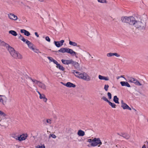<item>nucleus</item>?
Segmentation results:
<instances>
[{
    "label": "nucleus",
    "mask_w": 148,
    "mask_h": 148,
    "mask_svg": "<svg viewBox=\"0 0 148 148\" xmlns=\"http://www.w3.org/2000/svg\"><path fill=\"white\" fill-rule=\"evenodd\" d=\"M64 85L68 87L75 88L76 86L75 85L70 82H67L66 84H64Z\"/></svg>",
    "instance_id": "obj_17"
},
{
    "label": "nucleus",
    "mask_w": 148,
    "mask_h": 148,
    "mask_svg": "<svg viewBox=\"0 0 148 148\" xmlns=\"http://www.w3.org/2000/svg\"><path fill=\"white\" fill-rule=\"evenodd\" d=\"M117 134L119 135V133H117Z\"/></svg>",
    "instance_id": "obj_62"
},
{
    "label": "nucleus",
    "mask_w": 148,
    "mask_h": 148,
    "mask_svg": "<svg viewBox=\"0 0 148 148\" xmlns=\"http://www.w3.org/2000/svg\"><path fill=\"white\" fill-rule=\"evenodd\" d=\"M121 107L123 109H128L129 110H131V108L126 103H123L121 105Z\"/></svg>",
    "instance_id": "obj_20"
},
{
    "label": "nucleus",
    "mask_w": 148,
    "mask_h": 148,
    "mask_svg": "<svg viewBox=\"0 0 148 148\" xmlns=\"http://www.w3.org/2000/svg\"><path fill=\"white\" fill-rule=\"evenodd\" d=\"M50 137H51L53 138H56V136L54 134H50V135L49 136V138H50Z\"/></svg>",
    "instance_id": "obj_39"
},
{
    "label": "nucleus",
    "mask_w": 148,
    "mask_h": 148,
    "mask_svg": "<svg viewBox=\"0 0 148 148\" xmlns=\"http://www.w3.org/2000/svg\"><path fill=\"white\" fill-rule=\"evenodd\" d=\"M21 32L22 33H24V35L27 36H29L30 35V34L28 31L24 29H21Z\"/></svg>",
    "instance_id": "obj_18"
},
{
    "label": "nucleus",
    "mask_w": 148,
    "mask_h": 148,
    "mask_svg": "<svg viewBox=\"0 0 148 148\" xmlns=\"http://www.w3.org/2000/svg\"><path fill=\"white\" fill-rule=\"evenodd\" d=\"M120 136H122L127 139H129L130 137V136L127 134H122L121 135H120Z\"/></svg>",
    "instance_id": "obj_25"
},
{
    "label": "nucleus",
    "mask_w": 148,
    "mask_h": 148,
    "mask_svg": "<svg viewBox=\"0 0 148 148\" xmlns=\"http://www.w3.org/2000/svg\"><path fill=\"white\" fill-rule=\"evenodd\" d=\"M98 78L100 80H104L105 81H108L109 80V78L108 77L102 76L101 75H99Z\"/></svg>",
    "instance_id": "obj_16"
},
{
    "label": "nucleus",
    "mask_w": 148,
    "mask_h": 148,
    "mask_svg": "<svg viewBox=\"0 0 148 148\" xmlns=\"http://www.w3.org/2000/svg\"><path fill=\"white\" fill-rule=\"evenodd\" d=\"M40 148H45V147L44 144L42 145L41 146H40Z\"/></svg>",
    "instance_id": "obj_53"
},
{
    "label": "nucleus",
    "mask_w": 148,
    "mask_h": 148,
    "mask_svg": "<svg viewBox=\"0 0 148 148\" xmlns=\"http://www.w3.org/2000/svg\"><path fill=\"white\" fill-rule=\"evenodd\" d=\"M77 134L79 136H83L85 134L84 132L81 130L78 131Z\"/></svg>",
    "instance_id": "obj_21"
},
{
    "label": "nucleus",
    "mask_w": 148,
    "mask_h": 148,
    "mask_svg": "<svg viewBox=\"0 0 148 148\" xmlns=\"http://www.w3.org/2000/svg\"><path fill=\"white\" fill-rule=\"evenodd\" d=\"M107 56L108 57H111L113 56V53H110L107 54Z\"/></svg>",
    "instance_id": "obj_36"
},
{
    "label": "nucleus",
    "mask_w": 148,
    "mask_h": 148,
    "mask_svg": "<svg viewBox=\"0 0 148 148\" xmlns=\"http://www.w3.org/2000/svg\"><path fill=\"white\" fill-rule=\"evenodd\" d=\"M142 148H148L147 146L145 144H144L142 147Z\"/></svg>",
    "instance_id": "obj_51"
},
{
    "label": "nucleus",
    "mask_w": 148,
    "mask_h": 148,
    "mask_svg": "<svg viewBox=\"0 0 148 148\" xmlns=\"http://www.w3.org/2000/svg\"><path fill=\"white\" fill-rule=\"evenodd\" d=\"M35 35L37 37H39V35L38 34L37 32H35Z\"/></svg>",
    "instance_id": "obj_52"
},
{
    "label": "nucleus",
    "mask_w": 148,
    "mask_h": 148,
    "mask_svg": "<svg viewBox=\"0 0 148 148\" xmlns=\"http://www.w3.org/2000/svg\"><path fill=\"white\" fill-rule=\"evenodd\" d=\"M21 40L24 42H25V43H26V41L28 40H26L24 37H23V38L21 39Z\"/></svg>",
    "instance_id": "obj_49"
},
{
    "label": "nucleus",
    "mask_w": 148,
    "mask_h": 148,
    "mask_svg": "<svg viewBox=\"0 0 148 148\" xmlns=\"http://www.w3.org/2000/svg\"><path fill=\"white\" fill-rule=\"evenodd\" d=\"M26 44L27 45L29 48L31 49L32 50L34 47H35L34 45L29 41L27 40L26 42Z\"/></svg>",
    "instance_id": "obj_14"
},
{
    "label": "nucleus",
    "mask_w": 148,
    "mask_h": 148,
    "mask_svg": "<svg viewBox=\"0 0 148 148\" xmlns=\"http://www.w3.org/2000/svg\"><path fill=\"white\" fill-rule=\"evenodd\" d=\"M37 92L39 94V95H41V94L40 92L38 91H37Z\"/></svg>",
    "instance_id": "obj_58"
},
{
    "label": "nucleus",
    "mask_w": 148,
    "mask_h": 148,
    "mask_svg": "<svg viewBox=\"0 0 148 148\" xmlns=\"http://www.w3.org/2000/svg\"><path fill=\"white\" fill-rule=\"evenodd\" d=\"M113 101L116 103H119V98L117 97L116 96H114Z\"/></svg>",
    "instance_id": "obj_28"
},
{
    "label": "nucleus",
    "mask_w": 148,
    "mask_h": 148,
    "mask_svg": "<svg viewBox=\"0 0 148 148\" xmlns=\"http://www.w3.org/2000/svg\"><path fill=\"white\" fill-rule=\"evenodd\" d=\"M47 58L51 62H52L53 61L52 60H53V59L52 58L50 57H47Z\"/></svg>",
    "instance_id": "obj_44"
},
{
    "label": "nucleus",
    "mask_w": 148,
    "mask_h": 148,
    "mask_svg": "<svg viewBox=\"0 0 148 148\" xmlns=\"http://www.w3.org/2000/svg\"><path fill=\"white\" fill-rule=\"evenodd\" d=\"M65 52L70 53L73 56H75L77 58V53L73 51L72 49L66 48Z\"/></svg>",
    "instance_id": "obj_7"
},
{
    "label": "nucleus",
    "mask_w": 148,
    "mask_h": 148,
    "mask_svg": "<svg viewBox=\"0 0 148 148\" xmlns=\"http://www.w3.org/2000/svg\"><path fill=\"white\" fill-rule=\"evenodd\" d=\"M120 84L122 86H126L128 87H130V86L129 84L126 82H121Z\"/></svg>",
    "instance_id": "obj_19"
},
{
    "label": "nucleus",
    "mask_w": 148,
    "mask_h": 148,
    "mask_svg": "<svg viewBox=\"0 0 148 148\" xmlns=\"http://www.w3.org/2000/svg\"><path fill=\"white\" fill-rule=\"evenodd\" d=\"M36 148H40V146L39 145H38L36 146Z\"/></svg>",
    "instance_id": "obj_55"
},
{
    "label": "nucleus",
    "mask_w": 148,
    "mask_h": 148,
    "mask_svg": "<svg viewBox=\"0 0 148 148\" xmlns=\"http://www.w3.org/2000/svg\"><path fill=\"white\" fill-rule=\"evenodd\" d=\"M6 45H3L9 51L11 55L14 58L16 59H21L22 58V56L20 53L17 52H16L13 48L10 46L8 44L6 43Z\"/></svg>",
    "instance_id": "obj_2"
},
{
    "label": "nucleus",
    "mask_w": 148,
    "mask_h": 148,
    "mask_svg": "<svg viewBox=\"0 0 148 148\" xmlns=\"http://www.w3.org/2000/svg\"><path fill=\"white\" fill-rule=\"evenodd\" d=\"M13 137L14 138H15L16 140H18V138H19V136H13Z\"/></svg>",
    "instance_id": "obj_47"
},
{
    "label": "nucleus",
    "mask_w": 148,
    "mask_h": 148,
    "mask_svg": "<svg viewBox=\"0 0 148 148\" xmlns=\"http://www.w3.org/2000/svg\"><path fill=\"white\" fill-rule=\"evenodd\" d=\"M145 143H147V144H146V145H147V147H148V141H147Z\"/></svg>",
    "instance_id": "obj_56"
},
{
    "label": "nucleus",
    "mask_w": 148,
    "mask_h": 148,
    "mask_svg": "<svg viewBox=\"0 0 148 148\" xmlns=\"http://www.w3.org/2000/svg\"><path fill=\"white\" fill-rule=\"evenodd\" d=\"M56 67L58 68L60 70L62 71H64L65 70V68L63 67V66L61 65L60 64H58L56 66Z\"/></svg>",
    "instance_id": "obj_24"
},
{
    "label": "nucleus",
    "mask_w": 148,
    "mask_h": 148,
    "mask_svg": "<svg viewBox=\"0 0 148 148\" xmlns=\"http://www.w3.org/2000/svg\"><path fill=\"white\" fill-rule=\"evenodd\" d=\"M61 61L63 64L65 65H69L70 64L76 65L78 64V63L75 62L72 59L66 60L62 59Z\"/></svg>",
    "instance_id": "obj_6"
},
{
    "label": "nucleus",
    "mask_w": 148,
    "mask_h": 148,
    "mask_svg": "<svg viewBox=\"0 0 148 148\" xmlns=\"http://www.w3.org/2000/svg\"><path fill=\"white\" fill-rule=\"evenodd\" d=\"M52 62L54 64H56V66L57 65V64H58L57 61L56 60H55L53 59V60H52Z\"/></svg>",
    "instance_id": "obj_43"
},
{
    "label": "nucleus",
    "mask_w": 148,
    "mask_h": 148,
    "mask_svg": "<svg viewBox=\"0 0 148 148\" xmlns=\"http://www.w3.org/2000/svg\"><path fill=\"white\" fill-rule=\"evenodd\" d=\"M45 40H46L49 42L51 41L50 39L48 36H47L45 37Z\"/></svg>",
    "instance_id": "obj_42"
},
{
    "label": "nucleus",
    "mask_w": 148,
    "mask_h": 148,
    "mask_svg": "<svg viewBox=\"0 0 148 148\" xmlns=\"http://www.w3.org/2000/svg\"><path fill=\"white\" fill-rule=\"evenodd\" d=\"M127 81L130 82H132L133 79L134 77H132L129 76H127Z\"/></svg>",
    "instance_id": "obj_29"
},
{
    "label": "nucleus",
    "mask_w": 148,
    "mask_h": 148,
    "mask_svg": "<svg viewBox=\"0 0 148 148\" xmlns=\"http://www.w3.org/2000/svg\"><path fill=\"white\" fill-rule=\"evenodd\" d=\"M107 95L110 99H111L112 98V95L110 93L108 92L107 93Z\"/></svg>",
    "instance_id": "obj_38"
},
{
    "label": "nucleus",
    "mask_w": 148,
    "mask_h": 148,
    "mask_svg": "<svg viewBox=\"0 0 148 148\" xmlns=\"http://www.w3.org/2000/svg\"><path fill=\"white\" fill-rule=\"evenodd\" d=\"M47 123H49V124H50L51 123V120L49 119H47Z\"/></svg>",
    "instance_id": "obj_48"
},
{
    "label": "nucleus",
    "mask_w": 148,
    "mask_h": 148,
    "mask_svg": "<svg viewBox=\"0 0 148 148\" xmlns=\"http://www.w3.org/2000/svg\"><path fill=\"white\" fill-rule=\"evenodd\" d=\"M132 83L134 84L135 85L138 86L142 85V84L136 79L134 78Z\"/></svg>",
    "instance_id": "obj_15"
},
{
    "label": "nucleus",
    "mask_w": 148,
    "mask_h": 148,
    "mask_svg": "<svg viewBox=\"0 0 148 148\" xmlns=\"http://www.w3.org/2000/svg\"><path fill=\"white\" fill-rule=\"evenodd\" d=\"M9 18L11 20L16 21L18 19L17 16L12 13H10L8 14Z\"/></svg>",
    "instance_id": "obj_11"
},
{
    "label": "nucleus",
    "mask_w": 148,
    "mask_h": 148,
    "mask_svg": "<svg viewBox=\"0 0 148 148\" xmlns=\"http://www.w3.org/2000/svg\"><path fill=\"white\" fill-rule=\"evenodd\" d=\"M113 56H114L116 57H119L120 56V55L117 53H113Z\"/></svg>",
    "instance_id": "obj_40"
},
{
    "label": "nucleus",
    "mask_w": 148,
    "mask_h": 148,
    "mask_svg": "<svg viewBox=\"0 0 148 148\" xmlns=\"http://www.w3.org/2000/svg\"><path fill=\"white\" fill-rule=\"evenodd\" d=\"M118 145H117L116 146L117 147H118Z\"/></svg>",
    "instance_id": "obj_60"
},
{
    "label": "nucleus",
    "mask_w": 148,
    "mask_h": 148,
    "mask_svg": "<svg viewBox=\"0 0 148 148\" xmlns=\"http://www.w3.org/2000/svg\"><path fill=\"white\" fill-rule=\"evenodd\" d=\"M133 25L137 29H142L145 28V25L143 21L135 20Z\"/></svg>",
    "instance_id": "obj_4"
},
{
    "label": "nucleus",
    "mask_w": 148,
    "mask_h": 148,
    "mask_svg": "<svg viewBox=\"0 0 148 148\" xmlns=\"http://www.w3.org/2000/svg\"><path fill=\"white\" fill-rule=\"evenodd\" d=\"M18 38L20 39L21 40V39L23 37L21 34H19L18 35Z\"/></svg>",
    "instance_id": "obj_46"
},
{
    "label": "nucleus",
    "mask_w": 148,
    "mask_h": 148,
    "mask_svg": "<svg viewBox=\"0 0 148 148\" xmlns=\"http://www.w3.org/2000/svg\"><path fill=\"white\" fill-rule=\"evenodd\" d=\"M47 100V99L45 97L43 99V101L45 102H46Z\"/></svg>",
    "instance_id": "obj_50"
},
{
    "label": "nucleus",
    "mask_w": 148,
    "mask_h": 148,
    "mask_svg": "<svg viewBox=\"0 0 148 148\" xmlns=\"http://www.w3.org/2000/svg\"><path fill=\"white\" fill-rule=\"evenodd\" d=\"M120 77H117V79H119Z\"/></svg>",
    "instance_id": "obj_59"
},
{
    "label": "nucleus",
    "mask_w": 148,
    "mask_h": 148,
    "mask_svg": "<svg viewBox=\"0 0 148 148\" xmlns=\"http://www.w3.org/2000/svg\"><path fill=\"white\" fill-rule=\"evenodd\" d=\"M32 50L34 52L37 53H38L40 52L39 49H37L36 48H35V47H34V48Z\"/></svg>",
    "instance_id": "obj_33"
},
{
    "label": "nucleus",
    "mask_w": 148,
    "mask_h": 148,
    "mask_svg": "<svg viewBox=\"0 0 148 148\" xmlns=\"http://www.w3.org/2000/svg\"><path fill=\"white\" fill-rule=\"evenodd\" d=\"M92 141H93V139L92 140V139H88L87 140V142H88L89 143H92Z\"/></svg>",
    "instance_id": "obj_45"
},
{
    "label": "nucleus",
    "mask_w": 148,
    "mask_h": 148,
    "mask_svg": "<svg viewBox=\"0 0 148 148\" xmlns=\"http://www.w3.org/2000/svg\"><path fill=\"white\" fill-rule=\"evenodd\" d=\"M64 42V40H62L59 41H54V43L55 46L57 47H59L62 46Z\"/></svg>",
    "instance_id": "obj_8"
},
{
    "label": "nucleus",
    "mask_w": 148,
    "mask_h": 148,
    "mask_svg": "<svg viewBox=\"0 0 148 148\" xmlns=\"http://www.w3.org/2000/svg\"><path fill=\"white\" fill-rule=\"evenodd\" d=\"M27 137V134H23L19 136L18 138V140L21 141L25 140Z\"/></svg>",
    "instance_id": "obj_10"
},
{
    "label": "nucleus",
    "mask_w": 148,
    "mask_h": 148,
    "mask_svg": "<svg viewBox=\"0 0 148 148\" xmlns=\"http://www.w3.org/2000/svg\"><path fill=\"white\" fill-rule=\"evenodd\" d=\"M121 21L123 22L128 23L131 25H133L135 19L133 16H124L121 17Z\"/></svg>",
    "instance_id": "obj_3"
},
{
    "label": "nucleus",
    "mask_w": 148,
    "mask_h": 148,
    "mask_svg": "<svg viewBox=\"0 0 148 148\" xmlns=\"http://www.w3.org/2000/svg\"><path fill=\"white\" fill-rule=\"evenodd\" d=\"M69 44L70 45H72L73 46H76L78 47H79L80 46V45H77V44L76 42H72L71 41H69Z\"/></svg>",
    "instance_id": "obj_23"
},
{
    "label": "nucleus",
    "mask_w": 148,
    "mask_h": 148,
    "mask_svg": "<svg viewBox=\"0 0 148 148\" xmlns=\"http://www.w3.org/2000/svg\"><path fill=\"white\" fill-rule=\"evenodd\" d=\"M28 78L29 79L31 80L34 83L37 85L39 82V81L37 80L34 79H32L31 77H29Z\"/></svg>",
    "instance_id": "obj_27"
},
{
    "label": "nucleus",
    "mask_w": 148,
    "mask_h": 148,
    "mask_svg": "<svg viewBox=\"0 0 148 148\" xmlns=\"http://www.w3.org/2000/svg\"><path fill=\"white\" fill-rule=\"evenodd\" d=\"M108 103L109 105L110 106H111L112 108H116V104L114 103H112L110 101L108 102Z\"/></svg>",
    "instance_id": "obj_31"
},
{
    "label": "nucleus",
    "mask_w": 148,
    "mask_h": 148,
    "mask_svg": "<svg viewBox=\"0 0 148 148\" xmlns=\"http://www.w3.org/2000/svg\"><path fill=\"white\" fill-rule=\"evenodd\" d=\"M66 48H62L58 51L62 53H64L65 52Z\"/></svg>",
    "instance_id": "obj_30"
},
{
    "label": "nucleus",
    "mask_w": 148,
    "mask_h": 148,
    "mask_svg": "<svg viewBox=\"0 0 148 148\" xmlns=\"http://www.w3.org/2000/svg\"><path fill=\"white\" fill-rule=\"evenodd\" d=\"M5 45L8 46V45L6 44L5 42L0 39V46H3V45Z\"/></svg>",
    "instance_id": "obj_32"
},
{
    "label": "nucleus",
    "mask_w": 148,
    "mask_h": 148,
    "mask_svg": "<svg viewBox=\"0 0 148 148\" xmlns=\"http://www.w3.org/2000/svg\"><path fill=\"white\" fill-rule=\"evenodd\" d=\"M71 72L76 77L87 81H89L91 80L90 77L86 73H82L79 72L76 70H73Z\"/></svg>",
    "instance_id": "obj_1"
},
{
    "label": "nucleus",
    "mask_w": 148,
    "mask_h": 148,
    "mask_svg": "<svg viewBox=\"0 0 148 148\" xmlns=\"http://www.w3.org/2000/svg\"><path fill=\"white\" fill-rule=\"evenodd\" d=\"M37 85L39 88L43 90H46L47 88V86L45 84L40 81H39Z\"/></svg>",
    "instance_id": "obj_9"
},
{
    "label": "nucleus",
    "mask_w": 148,
    "mask_h": 148,
    "mask_svg": "<svg viewBox=\"0 0 148 148\" xmlns=\"http://www.w3.org/2000/svg\"><path fill=\"white\" fill-rule=\"evenodd\" d=\"M88 147H90V146H89V145H88Z\"/></svg>",
    "instance_id": "obj_61"
},
{
    "label": "nucleus",
    "mask_w": 148,
    "mask_h": 148,
    "mask_svg": "<svg viewBox=\"0 0 148 148\" xmlns=\"http://www.w3.org/2000/svg\"><path fill=\"white\" fill-rule=\"evenodd\" d=\"M7 100V98L4 95H0V102L4 104V102H6Z\"/></svg>",
    "instance_id": "obj_12"
},
{
    "label": "nucleus",
    "mask_w": 148,
    "mask_h": 148,
    "mask_svg": "<svg viewBox=\"0 0 148 148\" xmlns=\"http://www.w3.org/2000/svg\"><path fill=\"white\" fill-rule=\"evenodd\" d=\"M102 99L104 101L108 102V103L109 101L105 97L103 96L102 97Z\"/></svg>",
    "instance_id": "obj_37"
},
{
    "label": "nucleus",
    "mask_w": 148,
    "mask_h": 148,
    "mask_svg": "<svg viewBox=\"0 0 148 148\" xmlns=\"http://www.w3.org/2000/svg\"><path fill=\"white\" fill-rule=\"evenodd\" d=\"M121 105H123V103H124L123 101V100H122L121 101Z\"/></svg>",
    "instance_id": "obj_57"
},
{
    "label": "nucleus",
    "mask_w": 148,
    "mask_h": 148,
    "mask_svg": "<svg viewBox=\"0 0 148 148\" xmlns=\"http://www.w3.org/2000/svg\"><path fill=\"white\" fill-rule=\"evenodd\" d=\"M45 96L44 94H41L39 96V98L40 99H43L45 97Z\"/></svg>",
    "instance_id": "obj_35"
},
{
    "label": "nucleus",
    "mask_w": 148,
    "mask_h": 148,
    "mask_svg": "<svg viewBox=\"0 0 148 148\" xmlns=\"http://www.w3.org/2000/svg\"><path fill=\"white\" fill-rule=\"evenodd\" d=\"M102 144V143L99 138H95L93 139L92 143H91L90 145L92 147H95L99 145L98 147H99Z\"/></svg>",
    "instance_id": "obj_5"
},
{
    "label": "nucleus",
    "mask_w": 148,
    "mask_h": 148,
    "mask_svg": "<svg viewBox=\"0 0 148 148\" xmlns=\"http://www.w3.org/2000/svg\"><path fill=\"white\" fill-rule=\"evenodd\" d=\"M9 34H11L12 35H13L14 36H16L17 35V34L16 32L14 30H10L9 32Z\"/></svg>",
    "instance_id": "obj_26"
},
{
    "label": "nucleus",
    "mask_w": 148,
    "mask_h": 148,
    "mask_svg": "<svg viewBox=\"0 0 148 148\" xmlns=\"http://www.w3.org/2000/svg\"><path fill=\"white\" fill-rule=\"evenodd\" d=\"M109 86L108 84H105L104 85V89L106 91H107L108 89V88H109Z\"/></svg>",
    "instance_id": "obj_34"
},
{
    "label": "nucleus",
    "mask_w": 148,
    "mask_h": 148,
    "mask_svg": "<svg viewBox=\"0 0 148 148\" xmlns=\"http://www.w3.org/2000/svg\"><path fill=\"white\" fill-rule=\"evenodd\" d=\"M6 114L0 110V122L2 119L6 118Z\"/></svg>",
    "instance_id": "obj_13"
},
{
    "label": "nucleus",
    "mask_w": 148,
    "mask_h": 148,
    "mask_svg": "<svg viewBox=\"0 0 148 148\" xmlns=\"http://www.w3.org/2000/svg\"><path fill=\"white\" fill-rule=\"evenodd\" d=\"M120 77H122V78H123L124 79H125L126 80H127L126 79V78L124 77V75H121Z\"/></svg>",
    "instance_id": "obj_54"
},
{
    "label": "nucleus",
    "mask_w": 148,
    "mask_h": 148,
    "mask_svg": "<svg viewBox=\"0 0 148 148\" xmlns=\"http://www.w3.org/2000/svg\"><path fill=\"white\" fill-rule=\"evenodd\" d=\"M98 1L101 3H106V0H97Z\"/></svg>",
    "instance_id": "obj_41"
},
{
    "label": "nucleus",
    "mask_w": 148,
    "mask_h": 148,
    "mask_svg": "<svg viewBox=\"0 0 148 148\" xmlns=\"http://www.w3.org/2000/svg\"><path fill=\"white\" fill-rule=\"evenodd\" d=\"M25 76V75L21 73H20V74L18 76V78L19 79L20 78H21V79H22V80H21V81L23 82H24L25 81L24 78Z\"/></svg>",
    "instance_id": "obj_22"
}]
</instances>
